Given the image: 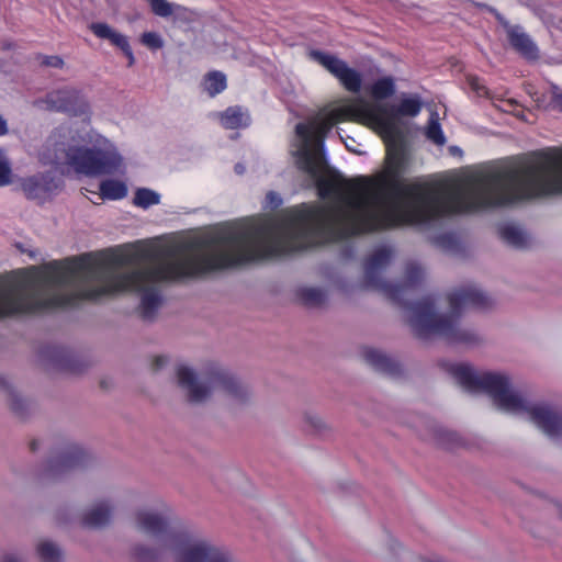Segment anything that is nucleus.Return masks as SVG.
I'll return each mask as SVG.
<instances>
[{"label":"nucleus","mask_w":562,"mask_h":562,"mask_svg":"<svg viewBox=\"0 0 562 562\" xmlns=\"http://www.w3.org/2000/svg\"><path fill=\"white\" fill-rule=\"evenodd\" d=\"M0 391L7 396L8 406L15 417L25 419L31 414V403L20 396L2 375H0Z\"/></svg>","instance_id":"nucleus-24"},{"label":"nucleus","mask_w":562,"mask_h":562,"mask_svg":"<svg viewBox=\"0 0 562 562\" xmlns=\"http://www.w3.org/2000/svg\"><path fill=\"white\" fill-rule=\"evenodd\" d=\"M450 237L449 236H441L440 239L441 240H446V239H449Z\"/></svg>","instance_id":"nucleus-47"},{"label":"nucleus","mask_w":562,"mask_h":562,"mask_svg":"<svg viewBox=\"0 0 562 562\" xmlns=\"http://www.w3.org/2000/svg\"><path fill=\"white\" fill-rule=\"evenodd\" d=\"M299 300L306 306H321L325 303V293L316 288H301L297 291Z\"/></svg>","instance_id":"nucleus-31"},{"label":"nucleus","mask_w":562,"mask_h":562,"mask_svg":"<svg viewBox=\"0 0 562 562\" xmlns=\"http://www.w3.org/2000/svg\"><path fill=\"white\" fill-rule=\"evenodd\" d=\"M89 30L99 38L108 40L112 45L119 47L128 59V67L135 64V58L127 37L113 30L108 23L93 22L89 25Z\"/></svg>","instance_id":"nucleus-22"},{"label":"nucleus","mask_w":562,"mask_h":562,"mask_svg":"<svg viewBox=\"0 0 562 562\" xmlns=\"http://www.w3.org/2000/svg\"><path fill=\"white\" fill-rule=\"evenodd\" d=\"M140 43L149 49H159L164 46L160 35L156 32H145L140 36Z\"/></svg>","instance_id":"nucleus-34"},{"label":"nucleus","mask_w":562,"mask_h":562,"mask_svg":"<svg viewBox=\"0 0 562 562\" xmlns=\"http://www.w3.org/2000/svg\"><path fill=\"white\" fill-rule=\"evenodd\" d=\"M436 436H437V439L441 443L453 442V441H456V437H457L454 432H450V431L441 429V428L436 430Z\"/></svg>","instance_id":"nucleus-39"},{"label":"nucleus","mask_w":562,"mask_h":562,"mask_svg":"<svg viewBox=\"0 0 562 562\" xmlns=\"http://www.w3.org/2000/svg\"><path fill=\"white\" fill-rule=\"evenodd\" d=\"M12 169L10 161L5 155L0 159V186H8L11 183Z\"/></svg>","instance_id":"nucleus-36"},{"label":"nucleus","mask_w":562,"mask_h":562,"mask_svg":"<svg viewBox=\"0 0 562 562\" xmlns=\"http://www.w3.org/2000/svg\"><path fill=\"white\" fill-rule=\"evenodd\" d=\"M308 57L334 76L345 90L351 93H358L361 90V74L349 67L345 60L318 49H311Z\"/></svg>","instance_id":"nucleus-12"},{"label":"nucleus","mask_w":562,"mask_h":562,"mask_svg":"<svg viewBox=\"0 0 562 562\" xmlns=\"http://www.w3.org/2000/svg\"><path fill=\"white\" fill-rule=\"evenodd\" d=\"M220 122L227 130L247 127L250 124L249 114L241 106H228L220 113Z\"/></svg>","instance_id":"nucleus-25"},{"label":"nucleus","mask_w":562,"mask_h":562,"mask_svg":"<svg viewBox=\"0 0 562 562\" xmlns=\"http://www.w3.org/2000/svg\"><path fill=\"white\" fill-rule=\"evenodd\" d=\"M206 384L200 383L192 370L184 366H178V385L188 390L190 403H202L211 394L212 389H220L228 395L244 400L247 396V390L240 382L227 370L212 364L205 374Z\"/></svg>","instance_id":"nucleus-7"},{"label":"nucleus","mask_w":562,"mask_h":562,"mask_svg":"<svg viewBox=\"0 0 562 562\" xmlns=\"http://www.w3.org/2000/svg\"><path fill=\"white\" fill-rule=\"evenodd\" d=\"M60 186V179L53 172H42L25 178L21 182L22 191L30 200H44L55 193Z\"/></svg>","instance_id":"nucleus-17"},{"label":"nucleus","mask_w":562,"mask_h":562,"mask_svg":"<svg viewBox=\"0 0 562 562\" xmlns=\"http://www.w3.org/2000/svg\"><path fill=\"white\" fill-rule=\"evenodd\" d=\"M38 445H40V443H38V441H37L36 439L31 440V441H30V445H29L30 450H31L32 452H35V451L38 449Z\"/></svg>","instance_id":"nucleus-43"},{"label":"nucleus","mask_w":562,"mask_h":562,"mask_svg":"<svg viewBox=\"0 0 562 562\" xmlns=\"http://www.w3.org/2000/svg\"><path fill=\"white\" fill-rule=\"evenodd\" d=\"M177 10H178V19H179L182 14H184V13L187 12V10H186V9H183V8H180V5H178V7H177Z\"/></svg>","instance_id":"nucleus-44"},{"label":"nucleus","mask_w":562,"mask_h":562,"mask_svg":"<svg viewBox=\"0 0 562 562\" xmlns=\"http://www.w3.org/2000/svg\"><path fill=\"white\" fill-rule=\"evenodd\" d=\"M93 461L92 454L76 442H66L53 451L43 465L40 477L44 482L60 480L72 471L87 468Z\"/></svg>","instance_id":"nucleus-9"},{"label":"nucleus","mask_w":562,"mask_h":562,"mask_svg":"<svg viewBox=\"0 0 562 562\" xmlns=\"http://www.w3.org/2000/svg\"><path fill=\"white\" fill-rule=\"evenodd\" d=\"M1 562H25V559L15 552H9L2 555Z\"/></svg>","instance_id":"nucleus-40"},{"label":"nucleus","mask_w":562,"mask_h":562,"mask_svg":"<svg viewBox=\"0 0 562 562\" xmlns=\"http://www.w3.org/2000/svg\"><path fill=\"white\" fill-rule=\"evenodd\" d=\"M422 278V268L416 265H408L405 270V281L398 284L402 288L398 301L394 302L411 312L409 325L415 336L419 339L439 336L453 344L475 342L477 338L474 331L459 328L458 319L461 312L467 307L477 310L491 307V297L472 284L461 286L448 294L450 314L439 315L435 311V300L431 296H425L416 302H406L402 297L404 292L408 288L417 285Z\"/></svg>","instance_id":"nucleus-4"},{"label":"nucleus","mask_w":562,"mask_h":562,"mask_svg":"<svg viewBox=\"0 0 562 562\" xmlns=\"http://www.w3.org/2000/svg\"><path fill=\"white\" fill-rule=\"evenodd\" d=\"M36 552L42 562H60L63 552L53 541H41L36 547Z\"/></svg>","instance_id":"nucleus-30"},{"label":"nucleus","mask_w":562,"mask_h":562,"mask_svg":"<svg viewBox=\"0 0 562 562\" xmlns=\"http://www.w3.org/2000/svg\"><path fill=\"white\" fill-rule=\"evenodd\" d=\"M336 123H339L335 110L321 117L313 125L299 123L295 127L296 134L304 139V147L299 153L297 166L301 170L315 178H327L321 176L324 167V140Z\"/></svg>","instance_id":"nucleus-6"},{"label":"nucleus","mask_w":562,"mask_h":562,"mask_svg":"<svg viewBox=\"0 0 562 562\" xmlns=\"http://www.w3.org/2000/svg\"><path fill=\"white\" fill-rule=\"evenodd\" d=\"M146 257V267L125 272H114L105 262L89 260L88 255L52 261L46 273L0 284V318L75 307L85 300L136 291L142 293L143 318L151 319L162 304L161 286L176 280V247H160Z\"/></svg>","instance_id":"nucleus-2"},{"label":"nucleus","mask_w":562,"mask_h":562,"mask_svg":"<svg viewBox=\"0 0 562 562\" xmlns=\"http://www.w3.org/2000/svg\"><path fill=\"white\" fill-rule=\"evenodd\" d=\"M9 133L7 120L0 114V136H4Z\"/></svg>","instance_id":"nucleus-41"},{"label":"nucleus","mask_w":562,"mask_h":562,"mask_svg":"<svg viewBox=\"0 0 562 562\" xmlns=\"http://www.w3.org/2000/svg\"><path fill=\"white\" fill-rule=\"evenodd\" d=\"M178 562H234L229 553L199 539L187 527L178 526Z\"/></svg>","instance_id":"nucleus-10"},{"label":"nucleus","mask_w":562,"mask_h":562,"mask_svg":"<svg viewBox=\"0 0 562 562\" xmlns=\"http://www.w3.org/2000/svg\"><path fill=\"white\" fill-rule=\"evenodd\" d=\"M36 59L40 60V65L42 67H52V68L61 69L65 66L64 59L57 55L47 56V55L38 54L36 56Z\"/></svg>","instance_id":"nucleus-35"},{"label":"nucleus","mask_w":562,"mask_h":562,"mask_svg":"<svg viewBox=\"0 0 562 562\" xmlns=\"http://www.w3.org/2000/svg\"><path fill=\"white\" fill-rule=\"evenodd\" d=\"M392 257V250L381 247L374 250L364 262V285L368 289L383 293L391 302L398 301V294L402 290L400 285H393L380 276V271L385 268Z\"/></svg>","instance_id":"nucleus-11"},{"label":"nucleus","mask_w":562,"mask_h":562,"mask_svg":"<svg viewBox=\"0 0 562 562\" xmlns=\"http://www.w3.org/2000/svg\"><path fill=\"white\" fill-rule=\"evenodd\" d=\"M173 547L175 543H168V539L158 541L156 547L135 542L130 547L128 557L132 562H165L166 553Z\"/></svg>","instance_id":"nucleus-20"},{"label":"nucleus","mask_w":562,"mask_h":562,"mask_svg":"<svg viewBox=\"0 0 562 562\" xmlns=\"http://www.w3.org/2000/svg\"><path fill=\"white\" fill-rule=\"evenodd\" d=\"M64 162L78 173L95 177L115 173L123 159L117 153L98 147L68 146Z\"/></svg>","instance_id":"nucleus-8"},{"label":"nucleus","mask_w":562,"mask_h":562,"mask_svg":"<svg viewBox=\"0 0 562 562\" xmlns=\"http://www.w3.org/2000/svg\"><path fill=\"white\" fill-rule=\"evenodd\" d=\"M159 201L160 195L147 188H138L133 199L134 205L142 209H148L151 205H156L159 203Z\"/></svg>","instance_id":"nucleus-32"},{"label":"nucleus","mask_w":562,"mask_h":562,"mask_svg":"<svg viewBox=\"0 0 562 562\" xmlns=\"http://www.w3.org/2000/svg\"><path fill=\"white\" fill-rule=\"evenodd\" d=\"M235 171H236L237 173H243V171H244V167H243L240 164H237V165L235 166Z\"/></svg>","instance_id":"nucleus-45"},{"label":"nucleus","mask_w":562,"mask_h":562,"mask_svg":"<svg viewBox=\"0 0 562 562\" xmlns=\"http://www.w3.org/2000/svg\"><path fill=\"white\" fill-rule=\"evenodd\" d=\"M339 122H356L375 126L383 135V127L390 124L382 119V104H370L361 98L351 100L348 104L335 109Z\"/></svg>","instance_id":"nucleus-13"},{"label":"nucleus","mask_w":562,"mask_h":562,"mask_svg":"<svg viewBox=\"0 0 562 562\" xmlns=\"http://www.w3.org/2000/svg\"><path fill=\"white\" fill-rule=\"evenodd\" d=\"M135 525L139 531L150 536L157 541L164 542L165 539H168V543L176 542L175 535L169 530L167 519L156 512H137L135 515Z\"/></svg>","instance_id":"nucleus-16"},{"label":"nucleus","mask_w":562,"mask_h":562,"mask_svg":"<svg viewBox=\"0 0 562 562\" xmlns=\"http://www.w3.org/2000/svg\"><path fill=\"white\" fill-rule=\"evenodd\" d=\"M100 195L104 200H121L127 195V187L123 181L106 179L100 182Z\"/></svg>","instance_id":"nucleus-26"},{"label":"nucleus","mask_w":562,"mask_h":562,"mask_svg":"<svg viewBox=\"0 0 562 562\" xmlns=\"http://www.w3.org/2000/svg\"><path fill=\"white\" fill-rule=\"evenodd\" d=\"M363 359L374 370L384 374L396 376L402 372L401 364L396 360L376 349L367 348L363 351Z\"/></svg>","instance_id":"nucleus-23"},{"label":"nucleus","mask_w":562,"mask_h":562,"mask_svg":"<svg viewBox=\"0 0 562 562\" xmlns=\"http://www.w3.org/2000/svg\"><path fill=\"white\" fill-rule=\"evenodd\" d=\"M267 199L271 202V203H274L276 204H279L281 202L280 198L278 196V194L273 191H270L267 193Z\"/></svg>","instance_id":"nucleus-42"},{"label":"nucleus","mask_w":562,"mask_h":562,"mask_svg":"<svg viewBox=\"0 0 562 562\" xmlns=\"http://www.w3.org/2000/svg\"><path fill=\"white\" fill-rule=\"evenodd\" d=\"M509 45L524 58L535 60L539 57V49L530 36L519 25H512L508 21L499 19Z\"/></svg>","instance_id":"nucleus-18"},{"label":"nucleus","mask_w":562,"mask_h":562,"mask_svg":"<svg viewBox=\"0 0 562 562\" xmlns=\"http://www.w3.org/2000/svg\"><path fill=\"white\" fill-rule=\"evenodd\" d=\"M169 362H170V358L167 356H162V355L155 356V357H153V360H151L150 370L154 373H158L162 369H165Z\"/></svg>","instance_id":"nucleus-38"},{"label":"nucleus","mask_w":562,"mask_h":562,"mask_svg":"<svg viewBox=\"0 0 562 562\" xmlns=\"http://www.w3.org/2000/svg\"><path fill=\"white\" fill-rule=\"evenodd\" d=\"M31 257H35V252L34 251H30L29 252Z\"/></svg>","instance_id":"nucleus-48"},{"label":"nucleus","mask_w":562,"mask_h":562,"mask_svg":"<svg viewBox=\"0 0 562 562\" xmlns=\"http://www.w3.org/2000/svg\"><path fill=\"white\" fill-rule=\"evenodd\" d=\"M285 211L279 220L265 217L240 224H222L194 241L186 259L180 258L178 241V281L204 277L252 261L301 250L294 228L284 225ZM180 238V235H177Z\"/></svg>","instance_id":"nucleus-3"},{"label":"nucleus","mask_w":562,"mask_h":562,"mask_svg":"<svg viewBox=\"0 0 562 562\" xmlns=\"http://www.w3.org/2000/svg\"><path fill=\"white\" fill-rule=\"evenodd\" d=\"M404 153L387 147L384 166L374 176L346 179L338 172L317 180L319 198H335L333 206L301 205L285 210L284 225L294 228L302 249L312 235L338 241L367 233L422 225L447 214L562 194V148L529 154L517 165L477 172L447 188L428 182L405 183Z\"/></svg>","instance_id":"nucleus-1"},{"label":"nucleus","mask_w":562,"mask_h":562,"mask_svg":"<svg viewBox=\"0 0 562 562\" xmlns=\"http://www.w3.org/2000/svg\"><path fill=\"white\" fill-rule=\"evenodd\" d=\"M370 93L375 100H383L395 93V80L391 76L375 80L370 87Z\"/></svg>","instance_id":"nucleus-28"},{"label":"nucleus","mask_w":562,"mask_h":562,"mask_svg":"<svg viewBox=\"0 0 562 562\" xmlns=\"http://www.w3.org/2000/svg\"><path fill=\"white\" fill-rule=\"evenodd\" d=\"M449 371L465 391L487 394L502 411L528 413L530 420L549 437L562 435V414L549 405H527L522 397L510 390L508 376L493 372L477 373L471 366L463 363L451 366Z\"/></svg>","instance_id":"nucleus-5"},{"label":"nucleus","mask_w":562,"mask_h":562,"mask_svg":"<svg viewBox=\"0 0 562 562\" xmlns=\"http://www.w3.org/2000/svg\"><path fill=\"white\" fill-rule=\"evenodd\" d=\"M38 359L47 370H56L70 374H81L90 368V362L75 356L60 346H44L38 351Z\"/></svg>","instance_id":"nucleus-14"},{"label":"nucleus","mask_w":562,"mask_h":562,"mask_svg":"<svg viewBox=\"0 0 562 562\" xmlns=\"http://www.w3.org/2000/svg\"><path fill=\"white\" fill-rule=\"evenodd\" d=\"M50 103L59 111L80 115L87 112L88 105L75 88H63L48 95Z\"/></svg>","instance_id":"nucleus-19"},{"label":"nucleus","mask_w":562,"mask_h":562,"mask_svg":"<svg viewBox=\"0 0 562 562\" xmlns=\"http://www.w3.org/2000/svg\"><path fill=\"white\" fill-rule=\"evenodd\" d=\"M4 156V150L0 148V159Z\"/></svg>","instance_id":"nucleus-46"},{"label":"nucleus","mask_w":562,"mask_h":562,"mask_svg":"<svg viewBox=\"0 0 562 562\" xmlns=\"http://www.w3.org/2000/svg\"><path fill=\"white\" fill-rule=\"evenodd\" d=\"M467 81L471 90L474 91L479 97H486L488 94V89L479 77L469 76Z\"/></svg>","instance_id":"nucleus-37"},{"label":"nucleus","mask_w":562,"mask_h":562,"mask_svg":"<svg viewBox=\"0 0 562 562\" xmlns=\"http://www.w3.org/2000/svg\"><path fill=\"white\" fill-rule=\"evenodd\" d=\"M426 137L436 145H443L446 143L441 125L437 120H429L426 128Z\"/></svg>","instance_id":"nucleus-33"},{"label":"nucleus","mask_w":562,"mask_h":562,"mask_svg":"<svg viewBox=\"0 0 562 562\" xmlns=\"http://www.w3.org/2000/svg\"><path fill=\"white\" fill-rule=\"evenodd\" d=\"M203 86L210 97H215L226 89V76L221 71H210L204 77Z\"/></svg>","instance_id":"nucleus-29"},{"label":"nucleus","mask_w":562,"mask_h":562,"mask_svg":"<svg viewBox=\"0 0 562 562\" xmlns=\"http://www.w3.org/2000/svg\"><path fill=\"white\" fill-rule=\"evenodd\" d=\"M499 237L509 246L515 248H526L528 240L526 234L517 226L506 224L498 231Z\"/></svg>","instance_id":"nucleus-27"},{"label":"nucleus","mask_w":562,"mask_h":562,"mask_svg":"<svg viewBox=\"0 0 562 562\" xmlns=\"http://www.w3.org/2000/svg\"><path fill=\"white\" fill-rule=\"evenodd\" d=\"M423 108V103L418 97L415 98H404L401 102L395 104H382V119L389 122L390 127H383V137L386 140H393L400 135V131L396 124V120L400 116H411L415 117L419 114Z\"/></svg>","instance_id":"nucleus-15"},{"label":"nucleus","mask_w":562,"mask_h":562,"mask_svg":"<svg viewBox=\"0 0 562 562\" xmlns=\"http://www.w3.org/2000/svg\"><path fill=\"white\" fill-rule=\"evenodd\" d=\"M113 509L114 507L110 502H98L82 513L80 525L87 529H102L110 525Z\"/></svg>","instance_id":"nucleus-21"}]
</instances>
